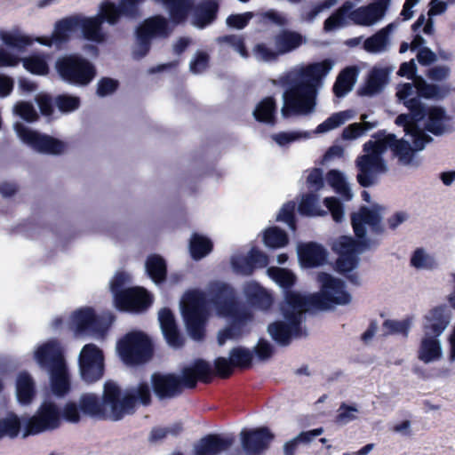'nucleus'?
<instances>
[{
	"label": "nucleus",
	"mask_w": 455,
	"mask_h": 455,
	"mask_svg": "<svg viewBox=\"0 0 455 455\" xmlns=\"http://www.w3.org/2000/svg\"><path fill=\"white\" fill-rule=\"evenodd\" d=\"M267 274L285 289L284 300L281 304L284 321L275 322L267 328L272 339L281 346H288L292 339H300L307 335L306 329L301 325L307 310L327 309L331 304L347 305L351 301V295L345 291L344 282L324 272L319 273L316 277L320 284V292L309 295L288 290L296 282V276L291 270L271 267L267 269Z\"/></svg>",
	"instance_id": "nucleus-1"
},
{
	"label": "nucleus",
	"mask_w": 455,
	"mask_h": 455,
	"mask_svg": "<svg viewBox=\"0 0 455 455\" xmlns=\"http://www.w3.org/2000/svg\"><path fill=\"white\" fill-rule=\"evenodd\" d=\"M334 63L326 59L320 62L298 66L281 76L278 84L285 88L281 109L283 117L292 115L307 116L313 113L316 106L318 90Z\"/></svg>",
	"instance_id": "nucleus-2"
},
{
	"label": "nucleus",
	"mask_w": 455,
	"mask_h": 455,
	"mask_svg": "<svg viewBox=\"0 0 455 455\" xmlns=\"http://www.w3.org/2000/svg\"><path fill=\"white\" fill-rule=\"evenodd\" d=\"M143 1L122 0L119 5L105 1L100 7V14L92 18L76 15L63 19L56 23L51 37H38L36 41L44 45H55L60 48L69 39L73 31L81 28L84 38L101 43L105 40V34L101 29L104 20L115 24L120 15L134 18L138 14V5Z\"/></svg>",
	"instance_id": "nucleus-3"
},
{
	"label": "nucleus",
	"mask_w": 455,
	"mask_h": 455,
	"mask_svg": "<svg viewBox=\"0 0 455 455\" xmlns=\"http://www.w3.org/2000/svg\"><path fill=\"white\" fill-rule=\"evenodd\" d=\"M376 140H370L363 145L364 155L359 156L355 160L357 168L356 180L358 183L368 188L376 183L380 174L387 171V164L382 155L389 148L393 155L398 158L403 165L418 166L419 162L415 159V146L413 148L404 140H397L394 134H385L379 132L375 136Z\"/></svg>",
	"instance_id": "nucleus-4"
},
{
	"label": "nucleus",
	"mask_w": 455,
	"mask_h": 455,
	"mask_svg": "<svg viewBox=\"0 0 455 455\" xmlns=\"http://www.w3.org/2000/svg\"><path fill=\"white\" fill-rule=\"evenodd\" d=\"M120 396L119 387L108 381L104 386L102 400L94 394H84L79 399V408L84 414L92 418L117 421L125 415L134 413L137 401L143 405L151 403V390L146 382L128 389L123 398Z\"/></svg>",
	"instance_id": "nucleus-5"
},
{
	"label": "nucleus",
	"mask_w": 455,
	"mask_h": 455,
	"mask_svg": "<svg viewBox=\"0 0 455 455\" xmlns=\"http://www.w3.org/2000/svg\"><path fill=\"white\" fill-rule=\"evenodd\" d=\"M379 205H373L371 209L362 206L357 212L351 214V224L357 238L356 241L351 236H341L336 241L332 249L339 254L337 259V270L340 273L350 272L358 264V255L371 246L369 239L365 238L366 227L370 232L375 235H381L384 232L381 224Z\"/></svg>",
	"instance_id": "nucleus-6"
},
{
	"label": "nucleus",
	"mask_w": 455,
	"mask_h": 455,
	"mask_svg": "<svg viewBox=\"0 0 455 455\" xmlns=\"http://www.w3.org/2000/svg\"><path fill=\"white\" fill-rule=\"evenodd\" d=\"M208 300L219 316L230 319V324L219 331L218 344L223 346L228 339L241 338L252 320V314L247 305L237 299L235 290L224 283H211Z\"/></svg>",
	"instance_id": "nucleus-7"
},
{
	"label": "nucleus",
	"mask_w": 455,
	"mask_h": 455,
	"mask_svg": "<svg viewBox=\"0 0 455 455\" xmlns=\"http://www.w3.org/2000/svg\"><path fill=\"white\" fill-rule=\"evenodd\" d=\"M212 378V365L206 361L197 360L192 365L185 367L181 371V376L160 372L152 374L151 384L156 396L163 401L178 397L184 387H196L198 380L209 383Z\"/></svg>",
	"instance_id": "nucleus-8"
},
{
	"label": "nucleus",
	"mask_w": 455,
	"mask_h": 455,
	"mask_svg": "<svg viewBox=\"0 0 455 455\" xmlns=\"http://www.w3.org/2000/svg\"><path fill=\"white\" fill-rule=\"evenodd\" d=\"M307 39L301 33L283 28L273 35L270 43H258L252 50L255 58L263 62H275L281 56L291 53L306 44Z\"/></svg>",
	"instance_id": "nucleus-9"
},
{
	"label": "nucleus",
	"mask_w": 455,
	"mask_h": 455,
	"mask_svg": "<svg viewBox=\"0 0 455 455\" xmlns=\"http://www.w3.org/2000/svg\"><path fill=\"white\" fill-rule=\"evenodd\" d=\"M130 282V275L124 272H118L110 283V289L114 296V302L119 310L140 312L151 304L149 294L142 288H124Z\"/></svg>",
	"instance_id": "nucleus-10"
},
{
	"label": "nucleus",
	"mask_w": 455,
	"mask_h": 455,
	"mask_svg": "<svg viewBox=\"0 0 455 455\" xmlns=\"http://www.w3.org/2000/svg\"><path fill=\"white\" fill-rule=\"evenodd\" d=\"M207 299L204 292L193 291L188 292L181 302L182 315L189 336L195 340L204 337L207 321Z\"/></svg>",
	"instance_id": "nucleus-11"
},
{
	"label": "nucleus",
	"mask_w": 455,
	"mask_h": 455,
	"mask_svg": "<svg viewBox=\"0 0 455 455\" xmlns=\"http://www.w3.org/2000/svg\"><path fill=\"white\" fill-rule=\"evenodd\" d=\"M118 354L125 364L140 365L148 362L153 355V345L141 331L127 333L117 343Z\"/></svg>",
	"instance_id": "nucleus-12"
},
{
	"label": "nucleus",
	"mask_w": 455,
	"mask_h": 455,
	"mask_svg": "<svg viewBox=\"0 0 455 455\" xmlns=\"http://www.w3.org/2000/svg\"><path fill=\"white\" fill-rule=\"evenodd\" d=\"M56 69L64 81L78 85L88 84L96 75L93 65L77 54L60 58Z\"/></svg>",
	"instance_id": "nucleus-13"
},
{
	"label": "nucleus",
	"mask_w": 455,
	"mask_h": 455,
	"mask_svg": "<svg viewBox=\"0 0 455 455\" xmlns=\"http://www.w3.org/2000/svg\"><path fill=\"white\" fill-rule=\"evenodd\" d=\"M410 114H401L395 119V124L403 126L404 132L412 137L416 149H423L432 138L418 127L417 123L425 117V108L419 98H411L403 102Z\"/></svg>",
	"instance_id": "nucleus-14"
},
{
	"label": "nucleus",
	"mask_w": 455,
	"mask_h": 455,
	"mask_svg": "<svg viewBox=\"0 0 455 455\" xmlns=\"http://www.w3.org/2000/svg\"><path fill=\"white\" fill-rule=\"evenodd\" d=\"M172 32L166 18L155 16L147 20L137 28V43L133 50V57L141 59L150 49V39L153 36L167 37Z\"/></svg>",
	"instance_id": "nucleus-15"
},
{
	"label": "nucleus",
	"mask_w": 455,
	"mask_h": 455,
	"mask_svg": "<svg viewBox=\"0 0 455 455\" xmlns=\"http://www.w3.org/2000/svg\"><path fill=\"white\" fill-rule=\"evenodd\" d=\"M78 363L82 379L85 382L92 383L102 377L103 354L96 345H85L80 352Z\"/></svg>",
	"instance_id": "nucleus-16"
},
{
	"label": "nucleus",
	"mask_w": 455,
	"mask_h": 455,
	"mask_svg": "<svg viewBox=\"0 0 455 455\" xmlns=\"http://www.w3.org/2000/svg\"><path fill=\"white\" fill-rule=\"evenodd\" d=\"M14 128L19 138L38 152L57 155L64 151L65 144L59 140L42 135L21 123H16Z\"/></svg>",
	"instance_id": "nucleus-17"
},
{
	"label": "nucleus",
	"mask_w": 455,
	"mask_h": 455,
	"mask_svg": "<svg viewBox=\"0 0 455 455\" xmlns=\"http://www.w3.org/2000/svg\"><path fill=\"white\" fill-rule=\"evenodd\" d=\"M60 423V411L58 406L54 403L44 402L40 406L37 414L29 419L24 436L55 429Z\"/></svg>",
	"instance_id": "nucleus-18"
},
{
	"label": "nucleus",
	"mask_w": 455,
	"mask_h": 455,
	"mask_svg": "<svg viewBox=\"0 0 455 455\" xmlns=\"http://www.w3.org/2000/svg\"><path fill=\"white\" fill-rule=\"evenodd\" d=\"M70 327L76 335L103 336L108 326L91 307L81 308L72 315Z\"/></svg>",
	"instance_id": "nucleus-19"
},
{
	"label": "nucleus",
	"mask_w": 455,
	"mask_h": 455,
	"mask_svg": "<svg viewBox=\"0 0 455 455\" xmlns=\"http://www.w3.org/2000/svg\"><path fill=\"white\" fill-rule=\"evenodd\" d=\"M274 438V434L266 427L243 429L240 433L242 448L246 455H262Z\"/></svg>",
	"instance_id": "nucleus-20"
},
{
	"label": "nucleus",
	"mask_w": 455,
	"mask_h": 455,
	"mask_svg": "<svg viewBox=\"0 0 455 455\" xmlns=\"http://www.w3.org/2000/svg\"><path fill=\"white\" fill-rule=\"evenodd\" d=\"M253 352L243 347H236L230 350L229 357H218L214 361L217 375L221 378L229 377L234 368L247 369L251 367Z\"/></svg>",
	"instance_id": "nucleus-21"
},
{
	"label": "nucleus",
	"mask_w": 455,
	"mask_h": 455,
	"mask_svg": "<svg viewBox=\"0 0 455 455\" xmlns=\"http://www.w3.org/2000/svg\"><path fill=\"white\" fill-rule=\"evenodd\" d=\"M392 0H375L374 2L351 10L348 19L355 25L371 27L380 21Z\"/></svg>",
	"instance_id": "nucleus-22"
},
{
	"label": "nucleus",
	"mask_w": 455,
	"mask_h": 455,
	"mask_svg": "<svg viewBox=\"0 0 455 455\" xmlns=\"http://www.w3.org/2000/svg\"><path fill=\"white\" fill-rule=\"evenodd\" d=\"M35 359L41 368L48 371L66 363L60 344L56 339L40 346L35 352Z\"/></svg>",
	"instance_id": "nucleus-23"
},
{
	"label": "nucleus",
	"mask_w": 455,
	"mask_h": 455,
	"mask_svg": "<svg viewBox=\"0 0 455 455\" xmlns=\"http://www.w3.org/2000/svg\"><path fill=\"white\" fill-rule=\"evenodd\" d=\"M235 443L232 435L210 434L201 438L194 446V455H220Z\"/></svg>",
	"instance_id": "nucleus-24"
},
{
	"label": "nucleus",
	"mask_w": 455,
	"mask_h": 455,
	"mask_svg": "<svg viewBox=\"0 0 455 455\" xmlns=\"http://www.w3.org/2000/svg\"><path fill=\"white\" fill-rule=\"evenodd\" d=\"M426 116L427 118L425 128L431 133L440 136L454 131L451 118L446 115L443 108L431 107L428 109L425 108V116Z\"/></svg>",
	"instance_id": "nucleus-25"
},
{
	"label": "nucleus",
	"mask_w": 455,
	"mask_h": 455,
	"mask_svg": "<svg viewBox=\"0 0 455 455\" xmlns=\"http://www.w3.org/2000/svg\"><path fill=\"white\" fill-rule=\"evenodd\" d=\"M161 329L167 343L173 347L183 345V339L178 330L174 315L168 308H163L158 314Z\"/></svg>",
	"instance_id": "nucleus-26"
},
{
	"label": "nucleus",
	"mask_w": 455,
	"mask_h": 455,
	"mask_svg": "<svg viewBox=\"0 0 455 455\" xmlns=\"http://www.w3.org/2000/svg\"><path fill=\"white\" fill-rule=\"evenodd\" d=\"M219 10L218 0H204L193 9L192 23L197 28H203L212 23Z\"/></svg>",
	"instance_id": "nucleus-27"
},
{
	"label": "nucleus",
	"mask_w": 455,
	"mask_h": 455,
	"mask_svg": "<svg viewBox=\"0 0 455 455\" xmlns=\"http://www.w3.org/2000/svg\"><path fill=\"white\" fill-rule=\"evenodd\" d=\"M395 26L393 23L379 29L371 36L363 42V49L370 53L378 54L385 52L390 45L389 36L393 32Z\"/></svg>",
	"instance_id": "nucleus-28"
},
{
	"label": "nucleus",
	"mask_w": 455,
	"mask_h": 455,
	"mask_svg": "<svg viewBox=\"0 0 455 455\" xmlns=\"http://www.w3.org/2000/svg\"><path fill=\"white\" fill-rule=\"evenodd\" d=\"M448 323L447 308L445 307H435L426 315L425 334L437 337L444 331Z\"/></svg>",
	"instance_id": "nucleus-29"
},
{
	"label": "nucleus",
	"mask_w": 455,
	"mask_h": 455,
	"mask_svg": "<svg viewBox=\"0 0 455 455\" xmlns=\"http://www.w3.org/2000/svg\"><path fill=\"white\" fill-rule=\"evenodd\" d=\"M299 256L305 267H313L323 265L326 260V251L317 243H309L299 246Z\"/></svg>",
	"instance_id": "nucleus-30"
},
{
	"label": "nucleus",
	"mask_w": 455,
	"mask_h": 455,
	"mask_svg": "<svg viewBox=\"0 0 455 455\" xmlns=\"http://www.w3.org/2000/svg\"><path fill=\"white\" fill-rule=\"evenodd\" d=\"M243 294L248 302L260 309H267L272 304V298L267 291L255 282H248L243 285Z\"/></svg>",
	"instance_id": "nucleus-31"
},
{
	"label": "nucleus",
	"mask_w": 455,
	"mask_h": 455,
	"mask_svg": "<svg viewBox=\"0 0 455 455\" xmlns=\"http://www.w3.org/2000/svg\"><path fill=\"white\" fill-rule=\"evenodd\" d=\"M442 355V349L439 340L434 335H426L422 339L419 351L418 358L428 363L438 360Z\"/></svg>",
	"instance_id": "nucleus-32"
},
{
	"label": "nucleus",
	"mask_w": 455,
	"mask_h": 455,
	"mask_svg": "<svg viewBox=\"0 0 455 455\" xmlns=\"http://www.w3.org/2000/svg\"><path fill=\"white\" fill-rule=\"evenodd\" d=\"M168 10L172 22H183L193 7V0H155Z\"/></svg>",
	"instance_id": "nucleus-33"
},
{
	"label": "nucleus",
	"mask_w": 455,
	"mask_h": 455,
	"mask_svg": "<svg viewBox=\"0 0 455 455\" xmlns=\"http://www.w3.org/2000/svg\"><path fill=\"white\" fill-rule=\"evenodd\" d=\"M353 6V3L347 1L328 17L323 22L324 32L328 33L346 27L348 24L347 19Z\"/></svg>",
	"instance_id": "nucleus-34"
},
{
	"label": "nucleus",
	"mask_w": 455,
	"mask_h": 455,
	"mask_svg": "<svg viewBox=\"0 0 455 455\" xmlns=\"http://www.w3.org/2000/svg\"><path fill=\"white\" fill-rule=\"evenodd\" d=\"M52 392L62 396L69 391V374L66 363L48 371Z\"/></svg>",
	"instance_id": "nucleus-35"
},
{
	"label": "nucleus",
	"mask_w": 455,
	"mask_h": 455,
	"mask_svg": "<svg viewBox=\"0 0 455 455\" xmlns=\"http://www.w3.org/2000/svg\"><path fill=\"white\" fill-rule=\"evenodd\" d=\"M414 86L420 97L441 100L448 95L450 89L444 85L427 84L421 76L414 79Z\"/></svg>",
	"instance_id": "nucleus-36"
},
{
	"label": "nucleus",
	"mask_w": 455,
	"mask_h": 455,
	"mask_svg": "<svg viewBox=\"0 0 455 455\" xmlns=\"http://www.w3.org/2000/svg\"><path fill=\"white\" fill-rule=\"evenodd\" d=\"M357 69L355 67H347L338 76L333 85V92L337 97H343L350 92L355 83Z\"/></svg>",
	"instance_id": "nucleus-37"
},
{
	"label": "nucleus",
	"mask_w": 455,
	"mask_h": 455,
	"mask_svg": "<svg viewBox=\"0 0 455 455\" xmlns=\"http://www.w3.org/2000/svg\"><path fill=\"white\" fill-rule=\"evenodd\" d=\"M146 272L156 283H163L166 278L167 266L165 260L159 255L154 254L146 260Z\"/></svg>",
	"instance_id": "nucleus-38"
},
{
	"label": "nucleus",
	"mask_w": 455,
	"mask_h": 455,
	"mask_svg": "<svg viewBox=\"0 0 455 455\" xmlns=\"http://www.w3.org/2000/svg\"><path fill=\"white\" fill-rule=\"evenodd\" d=\"M17 397L20 403L28 404L35 396V384L30 375L22 372L18 376L16 383Z\"/></svg>",
	"instance_id": "nucleus-39"
},
{
	"label": "nucleus",
	"mask_w": 455,
	"mask_h": 455,
	"mask_svg": "<svg viewBox=\"0 0 455 455\" xmlns=\"http://www.w3.org/2000/svg\"><path fill=\"white\" fill-rule=\"evenodd\" d=\"M275 111V100L273 97H267L257 105L253 111V116L259 122L274 124Z\"/></svg>",
	"instance_id": "nucleus-40"
},
{
	"label": "nucleus",
	"mask_w": 455,
	"mask_h": 455,
	"mask_svg": "<svg viewBox=\"0 0 455 455\" xmlns=\"http://www.w3.org/2000/svg\"><path fill=\"white\" fill-rule=\"evenodd\" d=\"M387 74L382 68H375L370 74L366 85L360 90V94L372 96L379 92L387 82Z\"/></svg>",
	"instance_id": "nucleus-41"
},
{
	"label": "nucleus",
	"mask_w": 455,
	"mask_h": 455,
	"mask_svg": "<svg viewBox=\"0 0 455 455\" xmlns=\"http://www.w3.org/2000/svg\"><path fill=\"white\" fill-rule=\"evenodd\" d=\"M212 250V241L201 235L194 234L190 239L189 251L194 259H201Z\"/></svg>",
	"instance_id": "nucleus-42"
},
{
	"label": "nucleus",
	"mask_w": 455,
	"mask_h": 455,
	"mask_svg": "<svg viewBox=\"0 0 455 455\" xmlns=\"http://www.w3.org/2000/svg\"><path fill=\"white\" fill-rule=\"evenodd\" d=\"M326 180L345 200H351L353 194L340 172L331 170L326 175Z\"/></svg>",
	"instance_id": "nucleus-43"
},
{
	"label": "nucleus",
	"mask_w": 455,
	"mask_h": 455,
	"mask_svg": "<svg viewBox=\"0 0 455 455\" xmlns=\"http://www.w3.org/2000/svg\"><path fill=\"white\" fill-rule=\"evenodd\" d=\"M338 0H324L315 4L303 6L300 10V21L312 23L322 12L330 9L337 4Z\"/></svg>",
	"instance_id": "nucleus-44"
},
{
	"label": "nucleus",
	"mask_w": 455,
	"mask_h": 455,
	"mask_svg": "<svg viewBox=\"0 0 455 455\" xmlns=\"http://www.w3.org/2000/svg\"><path fill=\"white\" fill-rule=\"evenodd\" d=\"M299 212L306 216H323L327 212L321 209L318 196L314 193H308L302 196L299 205Z\"/></svg>",
	"instance_id": "nucleus-45"
},
{
	"label": "nucleus",
	"mask_w": 455,
	"mask_h": 455,
	"mask_svg": "<svg viewBox=\"0 0 455 455\" xmlns=\"http://www.w3.org/2000/svg\"><path fill=\"white\" fill-rule=\"evenodd\" d=\"M353 116L354 113L352 110L334 113L316 127L315 132L323 133L336 129L343 124L347 120L352 118Z\"/></svg>",
	"instance_id": "nucleus-46"
},
{
	"label": "nucleus",
	"mask_w": 455,
	"mask_h": 455,
	"mask_svg": "<svg viewBox=\"0 0 455 455\" xmlns=\"http://www.w3.org/2000/svg\"><path fill=\"white\" fill-rule=\"evenodd\" d=\"M0 38L5 45L20 52L24 51L27 46L32 44V40L28 36L18 32L0 31Z\"/></svg>",
	"instance_id": "nucleus-47"
},
{
	"label": "nucleus",
	"mask_w": 455,
	"mask_h": 455,
	"mask_svg": "<svg viewBox=\"0 0 455 455\" xmlns=\"http://www.w3.org/2000/svg\"><path fill=\"white\" fill-rule=\"evenodd\" d=\"M20 430V421L14 413H10L6 418L0 419V439L5 436L14 438Z\"/></svg>",
	"instance_id": "nucleus-48"
},
{
	"label": "nucleus",
	"mask_w": 455,
	"mask_h": 455,
	"mask_svg": "<svg viewBox=\"0 0 455 455\" xmlns=\"http://www.w3.org/2000/svg\"><path fill=\"white\" fill-rule=\"evenodd\" d=\"M265 244L271 248L283 247L288 243L287 234L277 227L267 228L264 233Z\"/></svg>",
	"instance_id": "nucleus-49"
},
{
	"label": "nucleus",
	"mask_w": 455,
	"mask_h": 455,
	"mask_svg": "<svg viewBox=\"0 0 455 455\" xmlns=\"http://www.w3.org/2000/svg\"><path fill=\"white\" fill-rule=\"evenodd\" d=\"M24 68L36 75H45L49 71L45 57L40 54H33L22 59Z\"/></svg>",
	"instance_id": "nucleus-50"
},
{
	"label": "nucleus",
	"mask_w": 455,
	"mask_h": 455,
	"mask_svg": "<svg viewBox=\"0 0 455 455\" xmlns=\"http://www.w3.org/2000/svg\"><path fill=\"white\" fill-rule=\"evenodd\" d=\"M411 264L416 268L433 269L437 264L435 259L423 249H417L411 258Z\"/></svg>",
	"instance_id": "nucleus-51"
},
{
	"label": "nucleus",
	"mask_w": 455,
	"mask_h": 455,
	"mask_svg": "<svg viewBox=\"0 0 455 455\" xmlns=\"http://www.w3.org/2000/svg\"><path fill=\"white\" fill-rule=\"evenodd\" d=\"M411 326V321L405 319L403 321L386 320L383 323L384 335L402 334L407 337Z\"/></svg>",
	"instance_id": "nucleus-52"
},
{
	"label": "nucleus",
	"mask_w": 455,
	"mask_h": 455,
	"mask_svg": "<svg viewBox=\"0 0 455 455\" xmlns=\"http://www.w3.org/2000/svg\"><path fill=\"white\" fill-rule=\"evenodd\" d=\"M220 44H227L236 51L242 57L247 58L249 56L248 51L244 44V38L238 35H229L220 36L217 39Z\"/></svg>",
	"instance_id": "nucleus-53"
},
{
	"label": "nucleus",
	"mask_w": 455,
	"mask_h": 455,
	"mask_svg": "<svg viewBox=\"0 0 455 455\" xmlns=\"http://www.w3.org/2000/svg\"><path fill=\"white\" fill-rule=\"evenodd\" d=\"M234 271L237 274L250 275L252 274V267L250 256L234 255L231 259Z\"/></svg>",
	"instance_id": "nucleus-54"
},
{
	"label": "nucleus",
	"mask_w": 455,
	"mask_h": 455,
	"mask_svg": "<svg viewBox=\"0 0 455 455\" xmlns=\"http://www.w3.org/2000/svg\"><path fill=\"white\" fill-rule=\"evenodd\" d=\"M358 410L355 406L347 405L346 403H341L339 410L338 414L336 416L335 421L338 424L345 425L355 419H356V413Z\"/></svg>",
	"instance_id": "nucleus-55"
},
{
	"label": "nucleus",
	"mask_w": 455,
	"mask_h": 455,
	"mask_svg": "<svg viewBox=\"0 0 455 455\" xmlns=\"http://www.w3.org/2000/svg\"><path fill=\"white\" fill-rule=\"evenodd\" d=\"M55 103L61 112H72L77 109L80 106V100L78 97L70 95H59L55 99Z\"/></svg>",
	"instance_id": "nucleus-56"
},
{
	"label": "nucleus",
	"mask_w": 455,
	"mask_h": 455,
	"mask_svg": "<svg viewBox=\"0 0 455 455\" xmlns=\"http://www.w3.org/2000/svg\"><path fill=\"white\" fill-rule=\"evenodd\" d=\"M307 132H280L273 135V140L280 146H285L291 142L309 138Z\"/></svg>",
	"instance_id": "nucleus-57"
},
{
	"label": "nucleus",
	"mask_w": 455,
	"mask_h": 455,
	"mask_svg": "<svg viewBox=\"0 0 455 455\" xmlns=\"http://www.w3.org/2000/svg\"><path fill=\"white\" fill-rule=\"evenodd\" d=\"M294 210L295 204L293 202H289L282 207L276 219L278 221H283L287 223V225L291 230L296 229Z\"/></svg>",
	"instance_id": "nucleus-58"
},
{
	"label": "nucleus",
	"mask_w": 455,
	"mask_h": 455,
	"mask_svg": "<svg viewBox=\"0 0 455 455\" xmlns=\"http://www.w3.org/2000/svg\"><path fill=\"white\" fill-rule=\"evenodd\" d=\"M14 112L28 122H34L38 118L33 105L28 102L21 101L17 103L14 107Z\"/></svg>",
	"instance_id": "nucleus-59"
},
{
	"label": "nucleus",
	"mask_w": 455,
	"mask_h": 455,
	"mask_svg": "<svg viewBox=\"0 0 455 455\" xmlns=\"http://www.w3.org/2000/svg\"><path fill=\"white\" fill-rule=\"evenodd\" d=\"M326 208L331 212L336 222H340L344 217V209L340 201L336 197H326L323 201Z\"/></svg>",
	"instance_id": "nucleus-60"
},
{
	"label": "nucleus",
	"mask_w": 455,
	"mask_h": 455,
	"mask_svg": "<svg viewBox=\"0 0 455 455\" xmlns=\"http://www.w3.org/2000/svg\"><path fill=\"white\" fill-rule=\"evenodd\" d=\"M253 17L252 12H245L243 14H232L227 18V25L236 29H243L247 26L250 20Z\"/></svg>",
	"instance_id": "nucleus-61"
},
{
	"label": "nucleus",
	"mask_w": 455,
	"mask_h": 455,
	"mask_svg": "<svg viewBox=\"0 0 455 455\" xmlns=\"http://www.w3.org/2000/svg\"><path fill=\"white\" fill-rule=\"evenodd\" d=\"M257 359L259 361L268 360L274 354V347L266 339H260L254 347Z\"/></svg>",
	"instance_id": "nucleus-62"
},
{
	"label": "nucleus",
	"mask_w": 455,
	"mask_h": 455,
	"mask_svg": "<svg viewBox=\"0 0 455 455\" xmlns=\"http://www.w3.org/2000/svg\"><path fill=\"white\" fill-rule=\"evenodd\" d=\"M209 55L204 52H198L196 58L190 62V71L200 74L208 68Z\"/></svg>",
	"instance_id": "nucleus-63"
},
{
	"label": "nucleus",
	"mask_w": 455,
	"mask_h": 455,
	"mask_svg": "<svg viewBox=\"0 0 455 455\" xmlns=\"http://www.w3.org/2000/svg\"><path fill=\"white\" fill-rule=\"evenodd\" d=\"M307 184L309 189L319 191L323 187V172L321 169H313L307 178Z\"/></svg>",
	"instance_id": "nucleus-64"
}]
</instances>
